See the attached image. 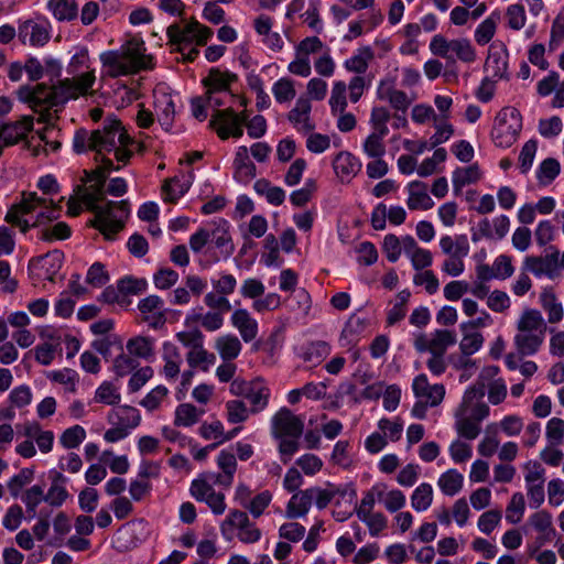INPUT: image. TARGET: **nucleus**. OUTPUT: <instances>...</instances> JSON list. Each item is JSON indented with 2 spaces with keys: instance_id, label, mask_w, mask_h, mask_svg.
Listing matches in <instances>:
<instances>
[{
  "instance_id": "nucleus-1",
  "label": "nucleus",
  "mask_w": 564,
  "mask_h": 564,
  "mask_svg": "<svg viewBox=\"0 0 564 564\" xmlns=\"http://www.w3.org/2000/svg\"><path fill=\"white\" fill-rule=\"evenodd\" d=\"M134 141L127 134L119 120L107 119L100 129L88 131L79 129L73 138V149L76 153L93 151L96 153L97 167L85 171L83 181L89 184V189L77 186V195L86 207L95 213L91 226L97 228L106 239L112 240L129 216L128 200L105 202V182L113 167V161L108 154H113L117 162L127 164L130 160Z\"/></svg>"
},
{
  "instance_id": "nucleus-31",
  "label": "nucleus",
  "mask_w": 564,
  "mask_h": 564,
  "mask_svg": "<svg viewBox=\"0 0 564 564\" xmlns=\"http://www.w3.org/2000/svg\"><path fill=\"white\" fill-rule=\"evenodd\" d=\"M375 490H377L378 500L391 513L400 511L406 503L405 495L399 489L386 491L384 485H376Z\"/></svg>"
},
{
  "instance_id": "nucleus-46",
  "label": "nucleus",
  "mask_w": 564,
  "mask_h": 564,
  "mask_svg": "<svg viewBox=\"0 0 564 564\" xmlns=\"http://www.w3.org/2000/svg\"><path fill=\"white\" fill-rule=\"evenodd\" d=\"M48 8L59 21H70L78 14V7L75 0H50Z\"/></svg>"
},
{
  "instance_id": "nucleus-14",
  "label": "nucleus",
  "mask_w": 564,
  "mask_h": 564,
  "mask_svg": "<svg viewBox=\"0 0 564 564\" xmlns=\"http://www.w3.org/2000/svg\"><path fill=\"white\" fill-rule=\"evenodd\" d=\"M164 302L158 295H149L138 303L141 318L153 329L162 328L166 323Z\"/></svg>"
},
{
  "instance_id": "nucleus-59",
  "label": "nucleus",
  "mask_w": 564,
  "mask_h": 564,
  "mask_svg": "<svg viewBox=\"0 0 564 564\" xmlns=\"http://www.w3.org/2000/svg\"><path fill=\"white\" fill-rule=\"evenodd\" d=\"M330 354V346L323 340L311 343L303 352V359L308 362L319 364Z\"/></svg>"
},
{
  "instance_id": "nucleus-2",
  "label": "nucleus",
  "mask_w": 564,
  "mask_h": 564,
  "mask_svg": "<svg viewBox=\"0 0 564 564\" xmlns=\"http://www.w3.org/2000/svg\"><path fill=\"white\" fill-rule=\"evenodd\" d=\"M95 82V72L89 70L77 77L65 78L55 86L44 84L33 87L22 86L17 95L20 101L28 104L30 108L40 113L39 121L47 122L51 119L50 109L63 105L69 99L91 94Z\"/></svg>"
},
{
  "instance_id": "nucleus-13",
  "label": "nucleus",
  "mask_w": 564,
  "mask_h": 564,
  "mask_svg": "<svg viewBox=\"0 0 564 564\" xmlns=\"http://www.w3.org/2000/svg\"><path fill=\"white\" fill-rule=\"evenodd\" d=\"M42 200L36 193H23L21 202L12 205L8 210L6 221L19 227L25 234L33 226L23 216L36 212Z\"/></svg>"
},
{
  "instance_id": "nucleus-38",
  "label": "nucleus",
  "mask_w": 564,
  "mask_h": 564,
  "mask_svg": "<svg viewBox=\"0 0 564 564\" xmlns=\"http://www.w3.org/2000/svg\"><path fill=\"white\" fill-rule=\"evenodd\" d=\"M192 21L188 22L184 28L178 24H172L167 28L166 34L171 44L178 45V51H183L185 46H188L194 41Z\"/></svg>"
},
{
  "instance_id": "nucleus-41",
  "label": "nucleus",
  "mask_w": 564,
  "mask_h": 564,
  "mask_svg": "<svg viewBox=\"0 0 564 564\" xmlns=\"http://www.w3.org/2000/svg\"><path fill=\"white\" fill-rule=\"evenodd\" d=\"M373 58V52L370 47L359 48L351 57L347 58L344 63V67L351 73L364 74L367 72L369 63Z\"/></svg>"
},
{
  "instance_id": "nucleus-63",
  "label": "nucleus",
  "mask_w": 564,
  "mask_h": 564,
  "mask_svg": "<svg viewBox=\"0 0 564 564\" xmlns=\"http://www.w3.org/2000/svg\"><path fill=\"white\" fill-rule=\"evenodd\" d=\"M479 178L480 171L476 164L457 169L453 173V183L456 187H463L467 184L475 183Z\"/></svg>"
},
{
  "instance_id": "nucleus-40",
  "label": "nucleus",
  "mask_w": 564,
  "mask_h": 564,
  "mask_svg": "<svg viewBox=\"0 0 564 564\" xmlns=\"http://www.w3.org/2000/svg\"><path fill=\"white\" fill-rule=\"evenodd\" d=\"M205 410L198 409L191 403H182L175 410L174 424L176 426L188 427L196 424Z\"/></svg>"
},
{
  "instance_id": "nucleus-48",
  "label": "nucleus",
  "mask_w": 564,
  "mask_h": 564,
  "mask_svg": "<svg viewBox=\"0 0 564 564\" xmlns=\"http://www.w3.org/2000/svg\"><path fill=\"white\" fill-rule=\"evenodd\" d=\"M254 191L267 198L268 203L279 206L284 202L285 192L278 186H272L265 178L258 180L254 185Z\"/></svg>"
},
{
  "instance_id": "nucleus-35",
  "label": "nucleus",
  "mask_w": 564,
  "mask_h": 564,
  "mask_svg": "<svg viewBox=\"0 0 564 564\" xmlns=\"http://www.w3.org/2000/svg\"><path fill=\"white\" fill-rule=\"evenodd\" d=\"M529 524L541 533V536L538 539L540 544H544L546 541H550L554 534L552 516L545 510H541L531 514L529 518Z\"/></svg>"
},
{
  "instance_id": "nucleus-4",
  "label": "nucleus",
  "mask_w": 564,
  "mask_h": 564,
  "mask_svg": "<svg viewBox=\"0 0 564 564\" xmlns=\"http://www.w3.org/2000/svg\"><path fill=\"white\" fill-rule=\"evenodd\" d=\"M303 431V420L285 406L271 417V435L278 441V452L283 464H288L300 449Z\"/></svg>"
},
{
  "instance_id": "nucleus-51",
  "label": "nucleus",
  "mask_w": 564,
  "mask_h": 564,
  "mask_svg": "<svg viewBox=\"0 0 564 564\" xmlns=\"http://www.w3.org/2000/svg\"><path fill=\"white\" fill-rule=\"evenodd\" d=\"M186 360L192 368L202 367L203 370H207L210 365L216 360L214 354L208 352L203 347V343L194 346L186 355Z\"/></svg>"
},
{
  "instance_id": "nucleus-18",
  "label": "nucleus",
  "mask_w": 564,
  "mask_h": 564,
  "mask_svg": "<svg viewBox=\"0 0 564 564\" xmlns=\"http://www.w3.org/2000/svg\"><path fill=\"white\" fill-rule=\"evenodd\" d=\"M18 36L23 44L43 46L50 40L47 23L26 20L19 26Z\"/></svg>"
},
{
  "instance_id": "nucleus-44",
  "label": "nucleus",
  "mask_w": 564,
  "mask_h": 564,
  "mask_svg": "<svg viewBox=\"0 0 564 564\" xmlns=\"http://www.w3.org/2000/svg\"><path fill=\"white\" fill-rule=\"evenodd\" d=\"M455 416V429L457 434L460 437L466 440H475L481 431L480 423L481 421L468 417L462 414H454Z\"/></svg>"
},
{
  "instance_id": "nucleus-49",
  "label": "nucleus",
  "mask_w": 564,
  "mask_h": 564,
  "mask_svg": "<svg viewBox=\"0 0 564 564\" xmlns=\"http://www.w3.org/2000/svg\"><path fill=\"white\" fill-rule=\"evenodd\" d=\"M191 184V176H188L187 178H185L184 176L182 178L175 176L174 178L165 181L162 189L167 200L175 202L189 189Z\"/></svg>"
},
{
  "instance_id": "nucleus-6",
  "label": "nucleus",
  "mask_w": 564,
  "mask_h": 564,
  "mask_svg": "<svg viewBox=\"0 0 564 564\" xmlns=\"http://www.w3.org/2000/svg\"><path fill=\"white\" fill-rule=\"evenodd\" d=\"M219 529L225 540L231 541L236 536L243 544H254L262 536L261 530L249 519L248 513L239 509H231Z\"/></svg>"
},
{
  "instance_id": "nucleus-17",
  "label": "nucleus",
  "mask_w": 564,
  "mask_h": 564,
  "mask_svg": "<svg viewBox=\"0 0 564 564\" xmlns=\"http://www.w3.org/2000/svg\"><path fill=\"white\" fill-rule=\"evenodd\" d=\"M377 97L380 100L388 101L393 109L403 113L413 101V98L409 97L404 91L397 89L391 79H383L379 83Z\"/></svg>"
},
{
  "instance_id": "nucleus-56",
  "label": "nucleus",
  "mask_w": 564,
  "mask_h": 564,
  "mask_svg": "<svg viewBox=\"0 0 564 564\" xmlns=\"http://www.w3.org/2000/svg\"><path fill=\"white\" fill-rule=\"evenodd\" d=\"M272 94L280 104L291 101L296 95L293 80L290 78H280L274 83Z\"/></svg>"
},
{
  "instance_id": "nucleus-11",
  "label": "nucleus",
  "mask_w": 564,
  "mask_h": 564,
  "mask_svg": "<svg viewBox=\"0 0 564 564\" xmlns=\"http://www.w3.org/2000/svg\"><path fill=\"white\" fill-rule=\"evenodd\" d=\"M246 120V112L237 113L229 107L224 110L215 111L209 124L216 129L218 137L225 140L230 135L240 138L243 134L242 126Z\"/></svg>"
},
{
  "instance_id": "nucleus-47",
  "label": "nucleus",
  "mask_w": 564,
  "mask_h": 564,
  "mask_svg": "<svg viewBox=\"0 0 564 564\" xmlns=\"http://www.w3.org/2000/svg\"><path fill=\"white\" fill-rule=\"evenodd\" d=\"M39 199L42 200V204H40L37 210L34 212L36 218L32 223V226H41L59 217L61 206L58 204H54L52 199L45 197L39 196Z\"/></svg>"
},
{
  "instance_id": "nucleus-53",
  "label": "nucleus",
  "mask_w": 564,
  "mask_h": 564,
  "mask_svg": "<svg viewBox=\"0 0 564 564\" xmlns=\"http://www.w3.org/2000/svg\"><path fill=\"white\" fill-rule=\"evenodd\" d=\"M227 420L231 424L246 422L251 413L247 404L241 400H230L226 402Z\"/></svg>"
},
{
  "instance_id": "nucleus-15",
  "label": "nucleus",
  "mask_w": 564,
  "mask_h": 564,
  "mask_svg": "<svg viewBox=\"0 0 564 564\" xmlns=\"http://www.w3.org/2000/svg\"><path fill=\"white\" fill-rule=\"evenodd\" d=\"M310 495L312 497V502L314 501L317 509L322 510L326 508L336 496H340L341 498L348 496L350 500L355 499L356 490L350 486L340 487L327 482L324 488L311 487Z\"/></svg>"
},
{
  "instance_id": "nucleus-19",
  "label": "nucleus",
  "mask_w": 564,
  "mask_h": 564,
  "mask_svg": "<svg viewBox=\"0 0 564 564\" xmlns=\"http://www.w3.org/2000/svg\"><path fill=\"white\" fill-rule=\"evenodd\" d=\"M558 269V251H554L545 257H527L523 262V270L533 273L536 276L547 275L553 278Z\"/></svg>"
},
{
  "instance_id": "nucleus-30",
  "label": "nucleus",
  "mask_w": 564,
  "mask_h": 564,
  "mask_svg": "<svg viewBox=\"0 0 564 564\" xmlns=\"http://www.w3.org/2000/svg\"><path fill=\"white\" fill-rule=\"evenodd\" d=\"M270 395V389L262 379L257 378L252 380V387L247 395L251 403V413L256 414L263 411L268 406Z\"/></svg>"
},
{
  "instance_id": "nucleus-9",
  "label": "nucleus",
  "mask_w": 564,
  "mask_h": 564,
  "mask_svg": "<svg viewBox=\"0 0 564 564\" xmlns=\"http://www.w3.org/2000/svg\"><path fill=\"white\" fill-rule=\"evenodd\" d=\"M209 474H204L192 481L191 495L197 500L205 502L216 516L223 514L226 510L225 495L217 492Z\"/></svg>"
},
{
  "instance_id": "nucleus-23",
  "label": "nucleus",
  "mask_w": 564,
  "mask_h": 564,
  "mask_svg": "<svg viewBox=\"0 0 564 564\" xmlns=\"http://www.w3.org/2000/svg\"><path fill=\"white\" fill-rule=\"evenodd\" d=\"M209 239L220 250L223 257L228 258L232 254L235 246L229 232V225L225 219L214 221L209 226Z\"/></svg>"
},
{
  "instance_id": "nucleus-50",
  "label": "nucleus",
  "mask_w": 564,
  "mask_h": 564,
  "mask_svg": "<svg viewBox=\"0 0 564 564\" xmlns=\"http://www.w3.org/2000/svg\"><path fill=\"white\" fill-rule=\"evenodd\" d=\"M388 134L372 131L364 141L362 150L368 158L379 159L386 154L384 138Z\"/></svg>"
},
{
  "instance_id": "nucleus-55",
  "label": "nucleus",
  "mask_w": 564,
  "mask_h": 564,
  "mask_svg": "<svg viewBox=\"0 0 564 564\" xmlns=\"http://www.w3.org/2000/svg\"><path fill=\"white\" fill-rule=\"evenodd\" d=\"M347 85L341 82H335L332 88L329 106L332 112L336 115L337 112H343L347 108V98H346Z\"/></svg>"
},
{
  "instance_id": "nucleus-33",
  "label": "nucleus",
  "mask_w": 564,
  "mask_h": 564,
  "mask_svg": "<svg viewBox=\"0 0 564 564\" xmlns=\"http://www.w3.org/2000/svg\"><path fill=\"white\" fill-rule=\"evenodd\" d=\"M540 303L543 310L547 313L549 323L555 324L562 321L564 315L563 305L557 301V297L551 288L543 289L540 294Z\"/></svg>"
},
{
  "instance_id": "nucleus-27",
  "label": "nucleus",
  "mask_w": 564,
  "mask_h": 564,
  "mask_svg": "<svg viewBox=\"0 0 564 564\" xmlns=\"http://www.w3.org/2000/svg\"><path fill=\"white\" fill-rule=\"evenodd\" d=\"M409 197L406 205L411 210H429L433 208L434 202L427 194L426 184L420 181H413L408 184Z\"/></svg>"
},
{
  "instance_id": "nucleus-34",
  "label": "nucleus",
  "mask_w": 564,
  "mask_h": 564,
  "mask_svg": "<svg viewBox=\"0 0 564 564\" xmlns=\"http://www.w3.org/2000/svg\"><path fill=\"white\" fill-rule=\"evenodd\" d=\"M237 76L228 72H220L219 69H210L208 76L203 80L210 93L227 91L230 85L236 82Z\"/></svg>"
},
{
  "instance_id": "nucleus-16",
  "label": "nucleus",
  "mask_w": 564,
  "mask_h": 564,
  "mask_svg": "<svg viewBox=\"0 0 564 564\" xmlns=\"http://www.w3.org/2000/svg\"><path fill=\"white\" fill-rule=\"evenodd\" d=\"M414 395L426 401L430 406H437L444 399L445 388L441 383L430 384L426 375L416 376L412 383Z\"/></svg>"
},
{
  "instance_id": "nucleus-58",
  "label": "nucleus",
  "mask_w": 564,
  "mask_h": 564,
  "mask_svg": "<svg viewBox=\"0 0 564 564\" xmlns=\"http://www.w3.org/2000/svg\"><path fill=\"white\" fill-rule=\"evenodd\" d=\"M391 118L390 111L382 106L373 107L370 113V124L373 131L381 134H389L388 122Z\"/></svg>"
},
{
  "instance_id": "nucleus-7",
  "label": "nucleus",
  "mask_w": 564,
  "mask_h": 564,
  "mask_svg": "<svg viewBox=\"0 0 564 564\" xmlns=\"http://www.w3.org/2000/svg\"><path fill=\"white\" fill-rule=\"evenodd\" d=\"M521 129L520 112L512 107H506L496 117L491 132L492 140L497 147L509 148L518 139Z\"/></svg>"
},
{
  "instance_id": "nucleus-5",
  "label": "nucleus",
  "mask_w": 564,
  "mask_h": 564,
  "mask_svg": "<svg viewBox=\"0 0 564 564\" xmlns=\"http://www.w3.org/2000/svg\"><path fill=\"white\" fill-rule=\"evenodd\" d=\"M546 324L540 311L524 308L517 321V334L513 344L520 357L532 356L541 348Z\"/></svg>"
},
{
  "instance_id": "nucleus-39",
  "label": "nucleus",
  "mask_w": 564,
  "mask_h": 564,
  "mask_svg": "<svg viewBox=\"0 0 564 564\" xmlns=\"http://www.w3.org/2000/svg\"><path fill=\"white\" fill-rule=\"evenodd\" d=\"M434 490L429 482L420 484L411 495V507L417 511H426L433 503Z\"/></svg>"
},
{
  "instance_id": "nucleus-8",
  "label": "nucleus",
  "mask_w": 564,
  "mask_h": 564,
  "mask_svg": "<svg viewBox=\"0 0 564 564\" xmlns=\"http://www.w3.org/2000/svg\"><path fill=\"white\" fill-rule=\"evenodd\" d=\"M430 50L434 55L447 59L457 57L465 63H470L476 58L475 50L466 39L447 41L442 35H435L430 43Z\"/></svg>"
},
{
  "instance_id": "nucleus-52",
  "label": "nucleus",
  "mask_w": 564,
  "mask_h": 564,
  "mask_svg": "<svg viewBox=\"0 0 564 564\" xmlns=\"http://www.w3.org/2000/svg\"><path fill=\"white\" fill-rule=\"evenodd\" d=\"M498 21L499 14L492 13L478 25L475 31V40L479 45H485L490 42L496 33Z\"/></svg>"
},
{
  "instance_id": "nucleus-28",
  "label": "nucleus",
  "mask_w": 564,
  "mask_h": 564,
  "mask_svg": "<svg viewBox=\"0 0 564 564\" xmlns=\"http://www.w3.org/2000/svg\"><path fill=\"white\" fill-rule=\"evenodd\" d=\"M107 420L112 425H119L130 431L140 424L141 415L135 408L123 405L111 410Z\"/></svg>"
},
{
  "instance_id": "nucleus-12",
  "label": "nucleus",
  "mask_w": 564,
  "mask_h": 564,
  "mask_svg": "<svg viewBox=\"0 0 564 564\" xmlns=\"http://www.w3.org/2000/svg\"><path fill=\"white\" fill-rule=\"evenodd\" d=\"M485 395V384H474L469 387L464 395L462 403L455 413L479 421L485 420L489 415V406L482 401Z\"/></svg>"
},
{
  "instance_id": "nucleus-3",
  "label": "nucleus",
  "mask_w": 564,
  "mask_h": 564,
  "mask_svg": "<svg viewBox=\"0 0 564 564\" xmlns=\"http://www.w3.org/2000/svg\"><path fill=\"white\" fill-rule=\"evenodd\" d=\"M141 39H130L119 50L100 54V62L109 77L116 78L153 68L152 56L148 55Z\"/></svg>"
},
{
  "instance_id": "nucleus-57",
  "label": "nucleus",
  "mask_w": 564,
  "mask_h": 564,
  "mask_svg": "<svg viewBox=\"0 0 564 564\" xmlns=\"http://www.w3.org/2000/svg\"><path fill=\"white\" fill-rule=\"evenodd\" d=\"M524 509V496L521 492L513 494L506 509L507 521H509L512 524L519 523L523 517Z\"/></svg>"
},
{
  "instance_id": "nucleus-37",
  "label": "nucleus",
  "mask_w": 564,
  "mask_h": 564,
  "mask_svg": "<svg viewBox=\"0 0 564 564\" xmlns=\"http://www.w3.org/2000/svg\"><path fill=\"white\" fill-rule=\"evenodd\" d=\"M234 166L236 170V175L240 180H250L256 176V165L249 159L248 149L245 145H241L237 149Z\"/></svg>"
},
{
  "instance_id": "nucleus-42",
  "label": "nucleus",
  "mask_w": 564,
  "mask_h": 564,
  "mask_svg": "<svg viewBox=\"0 0 564 564\" xmlns=\"http://www.w3.org/2000/svg\"><path fill=\"white\" fill-rule=\"evenodd\" d=\"M154 339L147 336H135L127 341V350L131 356L149 359L154 354Z\"/></svg>"
},
{
  "instance_id": "nucleus-21",
  "label": "nucleus",
  "mask_w": 564,
  "mask_h": 564,
  "mask_svg": "<svg viewBox=\"0 0 564 564\" xmlns=\"http://www.w3.org/2000/svg\"><path fill=\"white\" fill-rule=\"evenodd\" d=\"M33 129V118L24 116L21 120L0 124V139L4 145H13L25 139L28 133Z\"/></svg>"
},
{
  "instance_id": "nucleus-10",
  "label": "nucleus",
  "mask_w": 564,
  "mask_h": 564,
  "mask_svg": "<svg viewBox=\"0 0 564 564\" xmlns=\"http://www.w3.org/2000/svg\"><path fill=\"white\" fill-rule=\"evenodd\" d=\"M456 334L449 329H435L430 336L424 333L414 335L413 346L417 352L445 355L448 347L456 344Z\"/></svg>"
},
{
  "instance_id": "nucleus-54",
  "label": "nucleus",
  "mask_w": 564,
  "mask_h": 564,
  "mask_svg": "<svg viewBox=\"0 0 564 564\" xmlns=\"http://www.w3.org/2000/svg\"><path fill=\"white\" fill-rule=\"evenodd\" d=\"M95 401L98 403H105L108 405L118 404L121 400V395L113 383L104 381L95 391Z\"/></svg>"
},
{
  "instance_id": "nucleus-60",
  "label": "nucleus",
  "mask_w": 564,
  "mask_h": 564,
  "mask_svg": "<svg viewBox=\"0 0 564 564\" xmlns=\"http://www.w3.org/2000/svg\"><path fill=\"white\" fill-rule=\"evenodd\" d=\"M86 437V431L80 425H74L66 429L61 437L59 443L67 449L78 447Z\"/></svg>"
},
{
  "instance_id": "nucleus-62",
  "label": "nucleus",
  "mask_w": 564,
  "mask_h": 564,
  "mask_svg": "<svg viewBox=\"0 0 564 564\" xmlns=\"http://www.w3.org/2000/svg\"><path fill=\"white\" fill-rule=\"evenodd\" d=\"M271 501L272 494L269 490H264L251 498L245 509L248 510L254 519H258L263 514Z\"/></svg>"
},
{
  "instance_id": "nucleus-64",
  "label": "nucleus",
  "mask_w": 564,
  "mask_h": 564,
  "mask_svg": "<svg viewBox=\"0 0 564 564\" xmlns=\"http://www.w3.org/2000/svg\"><path fill=\"white\" fill-rule=\"evenodd\" d=\"M34 477V471L30 468L21 469L8 481V489L13 498H17L22 488L29 485Z\"/></svg>"
},
{
  "instance_id": "nucleus-29",
  "label": "nucleus",
  "mask_w": 564,
  "mask_h": 564,
  "mask_svg": "<svg viewBox=\"0 0 564 564\" xmlns=\"http://www.w3.org/2000/svg\"><path fill=\"white\" fill-rule=\"evenodd\" d=\"M312 497L310 495V488L297 491L289 500L285 509V517L288 519H297L306 516L311 506Z\"/></svg>"
},
{
  "instance_id": "nucleus-36",
  "label": "nucleus",
  "mask_w": 564,
  "mask_h": 564,
  "mask_svg": "<svg viewBox=\"0 0 564 564\" xmlns=\"http://www.w3.org/2000/svg\"><path fill=\"white\" fill-rule=\"evenodd\" d=\"M485 68L495 78H505L508 70V53L503 50H490Z\"/></svg>"
},
{
  "instance_id": "nucleus-25",
  "label": "nucleus",
  "mask_w": 564,
  "mask_h": 564,
  "mask_svg": "<svg viewBox=\"0 0 564 564\" xmlns=\"http://www.w3.org/2000/svg\"><path fill=\"white\" fill-rule=\"evenodd\" d=\"M230 322L239 332L243 341L249 343L257 337L258 323L247 310H236L231 315Z\"/></svg>"
},
{
  "instance_id": "nucleus-32",
  "label": "nucleus",
  "mask_w": 564,
  "mask_h": 564,
  "mask_svg": "<svg viewBox=\"0 0 564 564\" xmlns=\"http://www.w3.org/2000/svg\"><path fill=\"white\" fill-rule=\"evenodd\" d=\"M241 348L242 345L240 339L232 334L221 335L215 340V349L225 361L236 359L239 356Z\"/></svg>"
},
{
  "instance_id": "nucleus-61",
  "label": "nucleus",
  "mask_w": 564,
  "mask_h": 564,
  "mask_svg": "<svg viewBox=\"0 0 564 564\" xmlns=\"http://www.w3.org/2000/svg\"><path fill=\"white\" fill-rule=\"evenodd\" d=\"M561 166L553 158L545 159L536 171V177L541 184H550L560 173Z\"/></svg>"
},
{
  "instance_id": "nucleus-22",
  "label": "nucleus",
  "mask_w": 564,
  "mask_h": 564,
  "mask_svg": "<svg viewBox=\"0 0 564 564\" xmlns=\"http://www.w3.org/2000/svg\"><path fill=\"white\" fill-rule=\"evenodd\" d=\"M312 105L308 98H297L295 106L288 113L289 121L297 131L310 132L314 130L315 124L311 119Z\"/></svg>"
},
{
  "instance_id": "nucleus-45",
  "label": "nucleus",
  "mask_w": 564,
  "mask_h": 564,
  "mask_svg": "<svg viewBox=\"0 0 564 564\" xmlns=\"http://www.w3.org/2000/svg\"><path fill=\"white\" fill-rule=\"evenodd\" d=\"M46 378L63 386L65 391L70 393L76 392V386L79 381V375L70 368L50 371L47 372Z\"/></svg>"
},
{
  "instance_id": "nucleus-20",
  "label": "nucleus",
  "mask_w": 564,
  "mask_h": 564,
  "mask_svg": "<svg viewBox=\"0 0 564 564\" xmlns=\"http://www.w3.org/2000/svg\"><path fill=\"white\" fill-rule=\"evenodd\" d=\"M333 169L341 183H349L360 171V161L350 152L341 151L333 160Z\"/></svg>"
},
{
  "instance_id": "nucleus-24",
  "label": "nucleus",
  "mask_w": 564,
  "mask_h": 564,
  "mask_svg": "<svg viewBox=\"0 0 564 564\" xmlns=\"http://www.w3.org/2000/svg\"><path fill=\"white\" fill-rule=\"evenodd\" d=\"M217 465L221 473H208L214 484L224 488H229L234 481V475L237 470L236 456L232 453L221 451L217 457Z\"/></svg>"
},
{
  "instance_id": "nucleus-43",
  "label": "nucleus",
  "mask_w": 564,
  "mask_h": 564,
  "mask_svg": "<svg viewBox=\"0 0 564 564\" xmlns=\"http://www.w3.org/2000/svg\"><path fill=\"white\" fill-rule=\"evenodd\" d=\"M464 476L456 469H448L443 473L437 485L442 492L446 496H455L463 488Z\"/></svg>"
},
{
  "instance_id": "nucleus-26",
  "label": "nucleus",
  "mask_w": 564,
  "mask_h": 564,
  "mask_svg": "<svg viewBox=\"0 0 564 564\" xmlns=\"http://www.w3.org/2000/svg\"><path fill=\"white\" fill-rule=\"evenodd\" d=\"M154 107L159 122L169 130L175 116V102L171 94L158 91L154 95Z\"/></svg>"
}]
</instances>
